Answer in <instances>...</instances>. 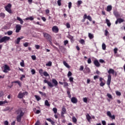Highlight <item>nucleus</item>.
Here are the masks:
<instances>
[{
  "instance_id": "nucleus-1",
  "label": "nucleus",
  "mask_w": 125,
  "mask_h": 125,
  "mask_svg": "<svg viewBox=\"0 0 125 125\" xmlns=\"http://www.w3.org/2000/svg\"><path fill=\"white\" fill-rule=\"evenodd\" d=\"M43 83H47L48 86H49L51 88L53 87V86H57V85H58V82H57V80H56V79H53L52 80V83L54 84V85L52 84V83H51V82L46 80H44L43 81Z\"/></svg>"
},
{
  "instance_id": "nucleus-2",
  "label": "nucleus",
  "mask_w": 125,
  "mask_h": 125,
  "mask_svg": "<svg viewBox=\"0 0 125 125\" xmlns=\"http://www.w3.org/2000/svg\"><path fill=\"white\" fill-rule=\"evenodd\" d=\"M12 6V5H11V4L8 3L7 5L4 7L6 11H7V12H8V13H9L10 14H11V13H12V10H11Z\"/></svg>"
},
{
  "instance_id": "nucleus-3",
  "label": "nucleus",
  "mask_w": 125,
  "mask_h": 125,
  "mask_svg": "<svg viewBox=\"0 0 125 125\" xmlns=\"http://www.w3.org/2000/svg\"><path fill=\"white\" fill-rule=\"evenodd\" d=\"M23 116H24V113L23 112V111H22V110H20V114L18 115L17 117V122H18L19 123H20V122H21V120Z\"/></svg>"
},
{
  "instance_id": "nucleus-4",
  "label": "nucleus",
  "mask_w": 125,
  "mask_h": 125,
  "mask_svg": "<svg viewBox=\"0 0 125 125\" xmlns=\"http://www.w3.org/2000/svg\"><path fill=\"white\" fill-rule=\"evenodd\" d=\"M10 40V37L7 36H4L0 39V43L2 42H6Z\"/></svg>"
},
{
  "instance_id": "nucleus-5",
  "label": "nucleus",
  "mask_w": 125,
  "mask_h": 125,
  "mask_svg": "<svg viewBox=\"0 0 125 125\" xmlns=\"http://www.w3.org/2000/svg\"><path fill=\"white\" fill-rule=\"evenodd\" d=\"M43 37L45 38V39H46V40H47V41H48L50 42H51V36L49 34L43 33Z\"/></svg>"
},
{
  "instance_id": "nucleus-6",
  "label": "nucleus",
  "mask_w": 125,
  "mask_h": 125,
  "mask_svg": "<svg viewBox=\"0 0 125 125\" xmlns=\"http://www.w3.org/2000/svg\"><path fill=\"white\" fill-rule=\"evenodd\" d=\"M25 94H28V92L25 91L23 93H22V92H20L18 95V98H20V99H22Z\"/></svg>"
},
{
  "instance_id": "nucleus-7",
  "label": "nucleus",
  "mask_w": 125,
  "mask_h": 125,
  "mask_svg": "<svg viewBox=\"0 0 125 125\" xmlns=\"http://www.w3.org/2000/svg\"><path fill=\"white\" fill-rule=\"evenodd\" d=\"M64 114H67V110L66 108L63 107L62 109V112H61V117L62 118H65V116H64Z\"/></svg>"
},
{
  "instance_id": "nucleus-8",
  "label": "nucleus",
  "mask_w": 125,
  "mask_h": 125,
  "mask_svg": "<svg viewBox=\"0 0 125 125\" xmlns=\"http://www.w3.org/2000/svg\"><path fill=\"white\" fill-rule=\"evenodd\" d=\"M110 74L113 75V76L115 77V78H116V77L118 76V73L117 72V71H115L114 69L112 68L110 69Z\"/></svg>"
},
{
  "instance_id": "nucleus-9",
  "label": "nucleus",
  "mask_w": 125,
  "mask_h": 125,
  "mask_svg": "<svg viewBox=\"0 0 125 125\" xmlns=\"http://www.w3.org/2000/svg\"><path fill=\"white\" fill-rule=\"evenodd\" d=\"M8 71H10V67L7 64H5L4 66V70H3V72L4 73H7Z\"/></svg>"
},
{
  "instance_id": "nucleus-10",
  "label": "nucleus",
  "mask_w": 125,
  "mask_h": 125,
  "mask_svg": "<svg viewBox=\"0 0 125 125\" xmlns=\"http://www.w3.org/2000/svg\"><path fill=\"white\" fill-rule=\"evenodd\" d=\"M21 30V25L20 24H17L16 26V33H19Z\"/></svg>"
},
{
  "instance_id": "nucleus-11",
  "label": "nucleus",
  "mask_w": 125,
  "mask_h": 125,
  "mask_svg": "<svg viewBox=\"0 0 125 125\" xmlns=\"http://www.w3.org/2000/svg\"><path fill=\"white\" fill-rule=\"evenodd\" d=\"M83 19H88L89 21H92V18H91V17L90 16H87L86 14H84L83 17Z\"/></svg>"
},
{
  "instance_id": "nucleus-12",
  "label": "nucleus",
  "mask_w": 125,
  "mask_h": 125,
  "mask_svg": "<svg viewBox=\"0 0 125 125\" xmlns=\"http://www.w3.org/2000/svg\"><path fill=\"white\" fill-rule=\"evenodd\" d=\"M71 101L72 103H74V104H76L78 103V99H77L76 97H73L71 98Z\"/></svg>"
},
{
  "instance_id": "nucleus-13",
  "label": "nucleus",
  "mask_w": 125,
  "mask_h": 125,
  "mask_svg": "<svg viewBox=\"0 0 125 125\" xmlns=\"http://www.w3.org/2000/svg\"><path fill=\"white\" fill-rule=\"evenodd\" d=\"M94 64L96 67H97L98 68L100 67V63H99V62L97 60H95L94 61Z\"/></svg>"
},
{
  "instance_id": "nucleus-14",
  "label": "nucleus",
  "mask_w": 125,
  "mask_h": 125,
  "mask_svg": "<svg viewBox=\"0 0 125 125\" xmlns=\"http://www.w3.org/2000/svg\"><path fill=\"white\" fill-rule=\"evenodd\" d=\"M52 31L54 32V33H58L59 29H58V27L56 26H53L52 27Z\"/></svg>"
},
{
  "instance_id": "nucleus-15",
  "label": "nucleus",
  "mask_w": 125,
  "mask_h": 125,
  "mask_svg": "<svg viewBox=\"0 0 125 125\" xmlns=\"http://www.w3.org/2000/svg\"><path fill=\"white\" fill-rule=\"evenodd\" d=\"M84 74H87V73H90V69L89 68L86 67L83 70Z\"/></svg>"
},
{
  "instance_id": "nucleus-16",
  "label": "nucleus",
  "mask_w": 125,
  "mask_h": 125,
  "mask_svg": "<svg viewBox=\"0 0 125 125\" xmlns=\"http://www.w3.org/2000/svg\"><path fill=\"white\" fill-rule=\"evenodd\" d=\"M109 75H108V79L107 84L108 85V87H110V70H108Z\"/></svg>"
},
{
  "instance_id": "nucleus-17",
  "label": "nucleus",
  "mask_w": 125,
  "mask_h": 125,
  "mask_svg": "<svg viewBox=\"0 0 125 125\" xmlns=\"http://www.w3.org/2000/svg\"><path fill=\"white\" fill-rule=\"evenodd\" d=\"M17 20H18V21H20V23L21 24V25H23V23H24V21L22 20V19L20 18V17H17Z\"/></svg>"
},
{
  "instance_id": "nucleus-18",
  "label": "nucleus",
  "mask_w": 125,
  "mask_h": 125,
  "mask_svg": "<svg viewBox=\"0 0 125 125\" xmlns=\"http://www.w3.org/2000/svg\"><path fill=\"white\" fill-rule=\"evenodd\" d=\"M63 65L66 67V68H68V69H70L71 68V66L68 64V63H67L65 61L63 62Z\"/></svg>"
},
{
  "instance_id": "nucleus-19",
  "label": "nucleus",
  "mask_w": 125,
  "mask_h": 125,
  "mask_svg": "<svg viewBox=\"0 0 125 125\" xmlns=\"http://www.w3.org/2000/svg\"><path fill=\"white\" fill-rule=\"evenodd\" d=\"M44 105L45 106H47V107L50 106V104H49V102H48V101L47 100H46L44 102Z\"/></svg>"
},
{
  "instance_id": "nucleus-20",
  "label": "nucleus",
  "mask_w": 125,
  "mask_h": 125,
  "mask_svg": "<svg viewBox=\"0 0 125 125\" xmlns=\"http://www.w3.org/2000/svg\"><path fill=\"white\" fill-rule=\"evenodd\" d=\"M88 37L90 40H92L94 38V35L90 33H88Z\"/></svg>"
},
{
  "instance_id": "nucleus-21",
  "label": "nucleus",
  "mask_w": 125,
  "mask_h": 125,
  "mask_svg": "<svg viewBox=\"0 0 125 125\" xmlns=\"http://www.w3.org/2000/svg\"><path fill=\"white\" fill-rule=\"evenodd\" d=\"M110 118L111 119L112 122H113V120H116V116H115V115H112L111 112L110 113Z\"/></svg>"
},
{
  "instance_id": "nucleus-22",
  "label": "nucleus",
  "mask_w": 125,
  "mask_h": 125,
  "mask_svg": "<svg viewBox=\"0 0 125 125\" xmlns=\"http://www.w3.org/2000/svg\"><path fill=\"white\" fill-rule=\"evenodd\" d=\"M8 103L7 101H0V106H1V105H3V104H6Z\"/></svg>"
},
{
  "instance_id": "nucleus-23",
  "label": "nucleus",
  "mask_w": 125,
  "mask_h": 125,
  "mask_svg": "<svg viewBox=\"0 0 125 125\" xmlns=\"http://www.w3.org/2000/svg\"><path fill=\"white\" fill-rule=\"evenodd\" d=\"M86 118L87 120V121H88V122H89V121H90V120H91V117H90V115H89V114H87L86 115Z\"/></svg>"
},
{
  "instance_id": "nucleus-24",
  "label": "nucleus",
  "mask_w": 125,
  "mask_h": 125,
  "mask_svg": "<svg viewBox=\"0 0 125 125\" xmlns=\"http://www.w3.org/2000/svg\"><path fill=\"white\" fill-rule=\"evenodd\" d=\"M39 93H40V94H41L42 96H44V97H45V96H46V94H45V93H43L41 91H39Z\"/></svg>"
},
{
  "instance_id": "nucleus-25",
  "label": "nucleus",
  "mask_w": 125,
  "mask_h": 125,
  "mask_svg": "<svg viewBox=\"0 0 125 125\" xmlns=\"http://www.w3.org/2000/svg\"><path fill=\"white\" fill-rule=\"evenodd\" d=\"M34 96H35L36 99L37 100V101H40V100H41L42 99V98L40 96H39L37 95H35Z\"/></svg>"
},
{
  "instance_id": "nucleus-26",
  "label": "nucleus",
  "mask_w": 125,
  "mask_h": 125,
  "mask_svg": "<svg viewBox=\"0 0 125 125\" xmlns=\"http://www.w3.org/2000/svg\"><path fill=\"white\" fill-rule=\"evenodd\" d=\"M25 20H30V21H33V20H34V17H30L26 18H25Z\"/></svg>"
},
{
  "instance_id": "nucleus-27",
  "label": "nucleus",
  "mask_w": 125,
  "mask_h": 125,
  "mask_svg": "<svg viewBox=\"0 0 125 125\" xmlns=\"http://www.w3.org/2000/svg\"><path fill=\"white\" fill-rule=\"evenodd\" d=\"M43 75L45 77H49V74L46 71H44L43 72Z\"/></svg>"
},
{
  "instance_id": "nucleus-28",
  "label": "nucleus",
  "mask_w": 125,
  "mask_h": 125,
  "mask_svg": "<svg viewBox=\"0 0 125 125\" xmlns=\"http://www.w3.org/2000/svg\"><path fill=\"white\" fill-rule=\"evenodd\" d=\"M118 22H119L120 23H123V22H124V21H125L122 18H119L117 19Z\"/></svg>"
},
{
  "instance_id": "nucleus-29",
  "label": "nucleus",
  "mask_w": 125,
  "mask_h": 125,
  "mask_svg": "<svg viewBox=\"0 0 125 125\" xmlns=\"http://www.w3.org/2000/svg\"><path fill=\"white\" fill-rule=\"evenodd\" d=\"M0 17H1V18H4V17H5V14L4 13H0Z\"/></svg>"
},
{
  "instance_id": "nucleus-30",
  "label": "nucleus",
  "mask_w": 125,
  "mask_h": 125,
  "mask_svg": "<svg viewBox=\"0 0 125 125\" xmlns=\"http://www.w3.org/2000/svg\"><path fill=\"white\" fill-rule=\"evenodd\" d=\"M79 42L81 44H84L85 41H84V40L83 39H81V40H80V41H79Z\"/></svg>"
},
{
  "instance_id": "nucleus-31",
  "label": "nucleus",
  "mask_w": 125,
  "mask_h": 125,
  "mask_svg": "<svg viewBox=\"0 0 125 125\" xmlns=\"http://www.w3.org/2000/svg\"><path fill=\"white\" fill-rule=\"evenodd\" d=\"M114 14L115 16L117 18L120 17V14H119V13L118 12H114Z\"/></svg>"
},
{
  "instance_id": "nucleus-32",
  "label": "nucleus",
  "mask_w": 125,
  "mask_h": 125,
  "mask_svg": "<svg viewBox=\"0 0 125 125\" xmlns=\"http://www.w3.org/2000/svg\"><path fill=\"white\" fill-rule=\"evenodd\" d=\"M52 65V62L50 61L48 62L46 64V66H48L49 67H50Z\"/></svg>"
},
{
  "instance_id": "nucleus-33",
  "label": "nucleus",
  "mask_w": 125,
  "mask_h": 125,
  "mask_svg": "<svg viewBox=\"0 0 125 125\" xmlns=\"http://www.w3.org/2000/svg\"><path fill=\"white\" fill-rule=\"evenodd\" d=\"M72 122L74 123V124H77V118L75 117H72Z\"/></svg>"
},
{
  "instance_id": "nucleus-34",
  "label": "nucleus",
  "mask_w": 125,
  "mask_h": 125,
  "mask_svg": "<svg viewBox=\"0 0 125 125\" xmlns=\"http://www.w3.org/2000/svg\"><path fill=\"white\" fill-rule=\"evenodd\" d=\"M68 39H69V40H70L71 41L74 42V37H73L72 35H69Z\"/></svg>"
},
{
  "instance_id": "nucleus-35",
  "label": "nucleus",
  "mask_w": 125,
  "mask_h": 125,
  "mask_svg": "<svg viewBox=\"0 0 125 125\" xmlns=\"http://www.w3.org/2000/svg\"><path fill=\"white\" fill-rule=\"evenodd\" d=\"M7 34L8 36H11V35H12V34H13V32L12 31H8L7 32Z\"/></svg>"
},
{
  "instance_id": "nucleus-36",
  "label": "nucleus",
  "mask_w": 125,
  "mask_h": 125,
  "mask_svg": "<svg viewBox=\"0 0 125 125\" xmlns=\"http://www.w3.org/2000/svg\"><path fill=\"white\" fill-rule=\"evenodd\" d=\"M106 23H107V25L108 27H110V21L108 19H106L105 21Z\"/></svg>"
},
{
  "instance_id": "nucleus-37",
  "label": "nucleus",
  "mask_w": 125,
  "mask_h": 125,
  "mask_svg": "<svg viewBox=\"0 0 125 125\" xmlns=\"http://www.w3.org/2000/svg\"><path fill=\"white\" fill-rule=\"evenodd\" d=\"M20 65L21 67H25V63H24L23 60H22V62H21Z\"/></svg>"
},
{
  "instance_id": "nucleus-38",
  "label": "nucleus",
  "mask_w": 125,
  "mask_h": 125,
  "mask_svg": "<svg viewBox=\"0 0 125 125\" xmlns=\"http://www.w3.org/2000/svg\"><path fill=\"white\" fill-rule=\"evenodd\" d=\"M102 48L103 50H105L106 49V44L104 43L102 44Z\"/></svg>"
},
{
  "instance_id": "nucleus-39",
  "label": "nucleus",
  "mask_w": 125,
  "mask_h": 125,
  "mask_svg": "<svg viewBox=\"0 0 125 125\" xmlns=\"http://www.w3.org/2000/svg\"><path fill=\"white\" fill-rule=\"evenodd\" d=\"M20 41H21L20 38H18L17 39L16 43H17V44H19V42H20Z\"/></svg>"
},
{
  "instance_id": "nucleus-40",
  "label": "nucleus",
  "mask_w": 125,
  "mask_h": 125,
  "mask_svg": "<svg viewBox=\"0 0 125 125\" xmlns=\"http://www.w3.org/2000/svg\"><path fill=\"white\" fill-rule=\"evenodd\" d=\"M61 1H62V0H58L57 1V3L59 6H61Z\"/></svg>"
},
{
  "instance_id": "nucleus-41",
  "label": "nucleus",
  "mask_w": 125,
  "mask_h": 125,
  "mask_svg": "<svg viewBox=\"0 0 125 125\" xmlns=\"http://www.w3.org/2000/svg\"><path fill=\"white\" fill-rule=\"evenodd\" d=\"M69 43V41L68 40H65L63 42L64 45H67Z\"/></svg>"
},
{
  "instance_id": "nucleus-42",
  "label": "nucleus",
  "mask_w": 125,
  "mask_h": 125,
  "mask_svg": "<svg viewBox=\"0 0 125 125\" xmlns=\"http://www.w3.org/2000/svg\"><path fill=\"white\" fill-rule=\"evenodd\" d=\"M39 73L40 74L41 76H42V74H43L42 69H40L39 70Z\"/></svg>"
},
{
  "instance_id": "nucleus-43",
  "label": "nucleus",
  "mask_w": 125,
  "mask_h": 125,
  "mask_svg": "<svg viewBox=\"0 0 125 125\" xmlns=\"http://www.w3.org/2000/svg\"><path fill=\"white\" fill-rule=\"evenodd\" d=\"M63 84H64L63 85L64 87H66V86H69V84L67 82H64Z\"/></svg>"
},
{
  "instance_id": "nucleus-44",
  "label": "nucleus",
  "mask_w": 125,
  "mask_h": 125,
  "mask_svg": "<svg viewBox=\"0 0 125 125\" xmlns=\"http://www.w3.org/2000/svg\"><path fill=\"white\" fill-rule=\"evenodd\" d=\"M116 94L118 96H121V95H122V93H121V92H119V91H116Z\"/></svg>"
},
{
  "instance_id": "nucleus-45",
  "label": "nucleus",
  "mask_w": 125,
  "mask_h": 125,
  "mask_svg": "<svg viewBox=\"0 0 125 125\" xmlns=\"http://www.w3.org/2000/svg\"><path fill=\"white\" fill-rule=\"evenodd\" d=\"M66 28H67V29H70V28H71V25L69 22L66 23Z\"/></svg>"
},
{
  "instance_id": "nucleus-46",
  "label": "nucleus",
  "mask_w": 125,
  "mask_h": 125,
  "mask_svg": "<svg viewBox=\"0 0 125 125\" xmlns=\"http://www.w3.org/2000/svg\"><path fill=\"white\" fill-rule=\"evenodd\" d=\"M100 85V86H104L105 85L104 81L103 82H101Z\"/></svg>"
},
{
  "instance_id": "nucleus-47",
  "label": "nucleus",
  "mask_w": 125,
  "mask_h": 125,
  "mask_svg": "<svg viewBox=\"0 0 125 125\" xmlns=\"http://www.w3.org/2000/svg\"><path fill=\"white\" fill-rule=\"evenodd\" d=\"M28 45H29V42H26L25 43H23V46H24V47H27Z\"/></svg>"
},
{
  "instance_id": "nucleus-48",
  "label": "nucleus",
  "mask_w": 125,
  "mask_h": 125,
  "mask_svg": "<svg viewBox=\"0 0 125 125\" xmlns=\"http://www.w3.org/2000/svg\"><path fill=\"white\" fill-rule=\"evenodd\" d=\"M71 7H72V2H68V8L71 9Z\"/></svg>"
},
{
  "instance_id": "nucleus-49",
  "label": "nucleus",
  "mask_w": 125,
  "mask_h": 125,
  "mask_svg": "<svg viewBox=\"0 0 125 125\" xmlns=\"http://www.w3.org/2000/svg\"><path fill=\"white\" fill-rule=\"evenodd\" d=\"M108 34H109V32H108V30L106 29L104 31V35L107 37L108 36Z\"/></svg>"
},
{
  "instance_id": "nucleus-50",
  "label": "nucleus",
  "mask_w": 125,
  "mask_h": 125,
  "mask_svg": "<svg viewBox=\"0 0 125 125\" xmlns=\"http://www.w3.org/2000/svg\"><path fill=\"white\" fill-rule=\"evenodd\" d=\"M69 82H70V83H74V78L70 77L69 78Z\"/></svg>"
},
{
  "instance_id": "nucleus-51",
  "label": "nucleus",
  "mask_w": 125,
  "mask_h": 125,
  "mask_svg": "<svg viewBox=\"0 0 125 125\" xmlns=\"http://www.w3.org/2000/svg\"><path fill=\"white\" fill-rule=\"evenodd\" d=\"M53 111L55 114H56L57 113V108L54 107L53 108Z\"/></svg>"
},
{
  "instance_id": "nucleus-52",
  "label": "nucleus",
  "mask_w": 125,
  "mask_h": 125,
  "mask_svg": "<svg viewBox=\"0 0 125 125\" xmlns=\"http://www.w3.org/2000/svg\"><path fill=\"white\" fill-rule=\"evenodd\" d=\"M114 52L115 54H117V53H118V48H115L114 49Z\"/></svg>"
},
{
  "instance_id": "nucleus-53",
  "label": "nucleus",
  "mask_w": 125,
  "mask_h": 125,
  "mask_svg": "<svg viewBox=\"0 0 125 125\" xmlns=\"http://www.w3.org/2000/svg\"><path fill=\"white\" fill-rule=\"evenodd\" d=\"M35 125H41V122H40V120H38L35 124Z\"/></svg>"
},
{
  "instance_id": "nucleus-54",
  "label": "nucleus",
  "mask_w": 125,
  "mask_h": 125,
  "mask_svg": "<svg viewBox=\"0 0 125 125\" xmlns=\"http://www.w3.org/2000/svg\"><path fill=\"white\" fill-rule=\"evenodd\" d=\"M4 93L2 91H0V97H2L3 96Z\"/></svg>"
},
{
  "instance_id": "nucleus-55",
  "label": "nucleus",
  "mask_w": 125,
  "mask_h": 125,
  "mask_svg": "<svg viewBox=\"0 0 125 125\" xmlns=\"http://www.w3.org/2000/svg\"><path fill=\"white\" fill-rule=\"evenodd\" d=\"M83 102H84L85 103H87V98H83Z\"/></svg>"
},
{
  "instance_id": "nucleus-56",
  "label": "nucleus",
  "mask_w": 125,
  "mask_h": 125,
  "mask_svg": "<svg viewBox=\"0 0 125 125\" xmlns=\"http://www.w3.org/2000/svg\"><path fill=\"white\" fill-rule=\"evenodd\" d=\"M77 2H78V5H81V4H82V3H83V1L78 0Z\"/></svg>"
},
{
  "instance_id": "nucleus-57",
  "label": "nucleus",
  "mask_w": 125,
  "mask_h": 125,
  "mask_svg": "<svg viewBox=\"0 0 125 125\" xmlns=\"http://www.w3.org/2000/svg\"><path fill=\"white\" fill-rule=\"evenodd\" d=\"M31 73L32 75H35V74H36V70H35V69H32Z\"/></svg>"
},
{
  "instance_id": "nucleus-58",
  "label": "nucleus",
  "mask_w": 125,
  "mask_h": 125,
  "mask_svg": "<svg viewBox=\"0 0 125 125\" xmlns=\"http://www.w3.org/2000/svg\"><path fill=\"white\" fill-rule=\"evenodd\" d=\"M72 76V72L71 71H69L67 74V77H71Z\"/></svg>"
},
{
  "instance_id": "nucleus-59",
  "label": "nucleus",
  "mask_w": 125,
  "mask_h": 125,
  "mask_svg": "<svg viewBox=\"0 0 125 125\" xmlns=\"http://www.w3.org/2000/svg\"><path fill=\"white\" fill-rule=\"evenodd\" d=\"M32 59L33 60H36L37 59V58L36 57V56L33 55L31 56Z\"/></svg>"
},
{
  "instance_id": "nucleus-60",
  "label": "nucleus",
  "mask_w": 125,
  "mask_h": 125,
  "mask_svg": "<svg viewBox=\"0 0 125 125\" xmlns=\"http://www.w3.org/2000/svg\"><path fill=\"white\" fill-rule=\"evenodd\" d=\"M79 70L80 71H83V65H81Z\"/></svg>"
},
{
  "instance_id": "nucleus-61",
  "label": "nucleus",
  "mask_w": 125,
  "mask_h": 125,
  "mask_svg": "<svg viewBox=\"0 0 125 125\" xmlns=\"http://www.w3.org/2000/svg\"><path fill=\"white\" fill-rule=\"evenodd\" d=\"M88 64H90L91 63V59L89 58L87 60Z\"/></svg>"
},
{
  "instance_id": "nucleus-62",
  "label": "nucleus",
  "mask_w": 125,
  "mask_h": 125,
  "mask_svg": "<svg viewBox=\"0 0 125 125\" xmlns=\"http://www.w3.org/2000/svg\"><path fill=\"white\" fill-rule=\"evenodd\" d=\"M40 47H41L40 45H35V48L36 49H40Z\"/></svg>"
},
{
  "instance_id": "nucleus-63",
  "label": "nucleus",
  "mask_w": 125,
  "mask_h": 125,
  "mask_svg": "<svg viewBox=\"0 0 125 125\" xmlns=\"http://www.w3.org/2000/svg\"><path fill=\"white\" fill-rule=\"evenodd\" d=\"M100 82L101 83H102L103 82H104V79L101 77L100 78Z\"/></svg>"
},
{
  "instance_id": "nucleus-64",
  "label": "nucleus",
  "mask_w": 125,
  "mask_h": 125,
  "mask_svg": "<svg viewBox=\"0 0 125 125\" xmlns=\"http://www.w3.org/2000/svg\"><path fill=\"white\" fill-rule=\"evenodd\" d=\"M4 125H8V121H5L4 122Z\"/></svg>"
}]
</instances>
